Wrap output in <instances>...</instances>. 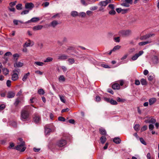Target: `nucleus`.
Here are the masks:
<instances>
[{"label": "nucleus", "instance_id": "nucleus-1", "mask_svg": "<svg viewBox=\"0 0 159 159\" xmlns=\"http://www.w3.org/2000/svg\"><path fill=\"white\" fill-rule=\"evenodd\" d=\"M30 116L28 111L25 109L22 110L21 112L20 119L23 121L28 120Z\"/></svg>", "mask_w": 159, "mask_h": 159}, {"label": "nucleus", "instance_id": "nucleus-2", "mask_svg": "<svg viewBox=\"0 0 159 159\" xmlns=\"http://www.w3.org/2000/svg\"><path fill=\"white\" fill-rule=\"evenodd\" d=\"M19 71V69H15L13 70V74L12 75V80L13 81H16L18 79V74Z\"/></svg>", "mask_w": 159, "mask_h": 159}, {"label": "nucleus", "instance_id": "nucleus-3", "mask_svg": "<svg viewBox=\"0 0 159 159\" xmlns=\"http://www.w3.org/2000/svg\"><path fill=\"white\" fill-rule=\"evenodd\" d=\"M25 143L22 142L20 144H18L16 147L15 149L18 150L23 152L26 149V147H25Z\"/></svg>", "mask_w": 159, "mask_h": 159}, {"label": "nucleus", "instance_id": "nucleus-4", "mask_svg": "<svg viewBox=\"0 0 159 159\" xmlns=\"http://www.w3.org/2000/svg\"><path fill=\"white\" fill-rule=\"evenodd\" d=\"M155 35V34H147L140 37V39L141 40H145L149 38L150 37L154 36Z\"/></svg>", "mask_w": 159, "mask_h": 159}, {"label": "nucleus", "instance_id": "nucleus-5", "mask_svg": "<svg viewBox=\"0 0 159 159\" xmlns=\"http://www.w3.org/2000/svg\"><path fill=\"white\" fill-rule=\"evenodd\" d=\"M132 0H125L124 2L121 3V5L125 7H129L130 6L129 4H132Z\"/></svg>", "mask_w": 159, "mask_h": 159}, {"label": "nucleus", "instance_id": "nucleus-6", "mask_svg": "<svg viewBox=\"0 0 159 159\" xmlns=\"http://www.w3.org/2000/svg\"><path fill=\"white\" fill-rule=\"evenodd\" d=\"M66 144V141L64 139H61L58 141L57 143V145L59 147H62Z\"/></svg>", "mask_w": 159, "mask_h": 159}, {"label": "nucleus", "instance_id": "nucleus-7", "mask_svg": "<svg viewBox=\"0 0 159 159\" xmlns=\"http://www.w3.org/2000/svg\"><path fill=\"white\" fill-rule=\"evenodd\" d=\"M144 52L143 51H140L138 53L134 55L131 58V59L133 61H135L136 60L138 57L141 55Z\"/></svg>", "mask_w": 159, "mask_h": 159}, {"label": "nucleus", "instance_id": "nucleus-8", "mask_svg": "<svg viewBox=\"0 0 159 159\" xmlns=\"http://www.w3.org/2000/svg\"><path fill=\"white\" fill-rule=\"evenodd\" d=\"M34 120L36 123H39L40 121V117L38 114L36 113L34 114Z\"/></svg>", "mask_w": 159, "mask_h": 159}, {"label": "nucleus", "instance_id": "nucleus-9", "mask_svg": "<svg viewBox=\"0 0 159 159\" xmlns=\"http://www.w3.org/2000/svg\"><path fill=\"white\" fill-rule=\"evenodd\" d=\"M34 43L33 41H31L30 40H29L28 42H26L24 43L23 45V47L26 48L29 46H32L34 45Z\"/></svg>", "mask_w": 159, "mask_h": 159}, {"label": "nucleus", "instance_id": "nucleus-10", "mask_svg": "<svg viewBox=\"0 0 159 159\" xmlns=\"http://www.w3.org/2000/svg\"><path fill=\"white\" fill-rule=\"evenodd\" d=\"M34 7V4L32 2L26 3L25 4V7L29 10H31Z\"/></svg>", "mask_w": 159, "mask_h": 159}, {"label": "nucleus", "instance_id": "nucleus-11", "mask_svg": "<svg viewBox=\"0 0 159 159\" xmlns=\"http://www.w3.org/2000/svg\"><path fill=\"white\" fill-rule=\"evenodd\" d=\"M40 20L39 18V17H34L32 18L30 20H29L28 21L25 22V24H28L30 22H36L37 21H39Z\"/></svg>", "mask_w": 159, "mask_h": 159}, {"label": "nucleus", "instance_id": "nucleus-12", "mask_svg": "<svg viewBox=\"0 0 159 159\" xmlns=\"http://www.w3.org/2000/svg\"><path fill=\"white\" fill-rule=\"evenodd\" d=\"M68 56L64 54H61L59 55L58 56V59L60 60H64L68 58Z\"/></svg>", "mask_w": 159, "mask_h": 159}, {"label": "nucleus", "instance_id": "nucleus-13", "mask_svg": "<svg viewBox=\"0 0 159 159\" xmlns=\"http://www.w3.org/2000/svg\"><path fill=\"white\" fill-rule=\"evenodd\" d=\"M121 32L123 35L125 36H128L130 35L131 33V31L130 30H122V31Z\"/></svg>", "mask_w": 159, "mask_h": 159}, {"label": "nucleus", "instance_id": "nucleus-14", "mask_svg": "<svg viewBox=\"0 0 159 159\" xmlns=\"http://www.w3.org/2000/svg\"><path fill=\"white\" fill-rule=\"evenodd\" d=\"M23 65V63L20 62H16L14 64V67L16 68L17 67H20L22 66Z\"/></svg>", "mask_w": 159, "mask_h": 159}, {"label": "nucleus", "instance_id": "nucleus-15", "mask_svg": "<svg viewBox=\"0 0 159 159\" xmlns=\"http://www.w3.org/2000/svg\"><path fill=\"white\" fill-rule=\"evenodd\" d=\"M100 133L102 135H105L107 134V132L106 130L104 129L101 128H100L99 129Z\"/></svg>", "mask_w": 159, "mask_h": 159}, {"label": "nucleus", "instance_id": "nucleus-16", "mask_svg": "<svg viewBox=\"0 0 159 159\" xmlns=\"http://www.w3.org/2000/svg\"><path fill=\"white\" fill-rule=\"evenodd\" d=\"M59 24L58 21L56 20H54L50 23V25L53 27H55Z\"/></svg>", "mask_w": 159, "mask_h": 159}, {"label": "nucleus", "instance_id": "nucleus-17", "mask_svg": "<svg viewBox=\"0 0 159 159\" xmlns=\"http://www.w3.org/2000/svg\"><path fill=\"white\" fill-rule=\"evenodd\" d=\"M15 96V93L13 92H9L7 93V97L8 98H12Z\"/></svg>", "mask_w": 159, "mask_h": 159}, {"label": "nucleus", "instance_id": "nucleus-18", "mask_svg": "<svg viewBox=\"0 0 159 159\" xmlns=\"http://www.w3.org/2000/svg\"><path fill=\"white\" fill-rule=\"evenodd\" d=\"M120 87V85L117 83L114 84L112 85V88L114 89H119Z\"/></svg>", "mask_w": 159, "mask_h": 159}, {"label": "nucleus", "instance_id": "nucleus-19", "mask_svg": "<svg viewBox=\"0 0 159 159\" xmlns=\"http://www.w3.org/2000/svg\"><path fill=\"white\" fill-rule=\"evenodd\" d=\"M43 27V26L42 25H38L34 26L33 28V29L34 30H41Z\"/></svg>", "mask_w": 159, "mask_h": 159}, {"label": "nucleus", "instance_id": "nucleus-20", "mask_svg": "<svg viewBox=\"0 0 159 159\" xmlns=\"http://www.w3.org/2000/svg\"><path fill=\"white\" fill-rule=\"evenodd\" d=\"M156 101V99L155 98H152L149 100V104L151 105L154 104Z\"/></svg>", "mask_w": 159, "mask_h": 159}, {"label": "nucleus", "instance_id": "nucleus-21", "mask_svg": "<svg viewBox=\"0 0 159 159\" xmlns=\"http://www.w3.org/2000/svg\"><path fill=\"white\" fill-rule=\"evenodd\" d=\"M152 60L154 64H157L158 62V59L157 56H153L152 58Z\"/></svg>", "mask_w": 159, "mask_h": 159}, {"label": "nucleus", "instance_id": "nucleus-22", "mask_svg": "<svg viewBox=\"0 0 159 159\" xmlns=\"http://www.w3.org/2000/svg\"><path fill=\"white\" fill-rule=\"evenodd\" d=\"M113 141L116 144H119L120 143L121 140L118 137H115L113 139Z\"/></svg>", "mask_w": 159, "mask_h": 159}, {"label": "nucleus", "instance_id": "nucleus-23", "mask_svg": "<svg viewBox=\"0 0 159 159\" xmlns=\"http://www.w3.org/2000/svg\"><path fill=\"white\" fill-rule=\"evenodd\" d=\"M30 75V73L29 72L25 74L24 75L23 78H22V80L24 82H25L26 81L27 78H28V76H29Z\"/></svg>", "mask_w": 159, "mask_h": 159}, {"label": "nucleus", "instance_id": "nucleus-24", "mask_svg": "<svg viewBox=\"0 0 159 159\" xmlns=\"http://www.w3.org/2000/svg\"><path fill=\"white\" fill-rule=\"evenodd\" d=\"M149 120L150 123L154 124L156 122V120L152 116L149 117Z\"/></svg>", "mask_w": 159, "mask_h": 159}, {"label": "nucleus", "instance_id": "nucleus-25", "mask_svg": "<svg viewBox=\"0 0 159 159\" xmlns=\"http://www.w3.org/2000/svg\"><path fill=\"white\" fill-rule=\"evenodd\" d=\"M20 97H18L16 100V101L14 103V105L16 107L18 105L19 103L20 102Z\"/></svg>", "mask_w": 159, "mask_h": 159}, {"label": "nucleus", "instance_id": "nucleus-26", "mask_svg": "<svg viewBox=\"0 0 159 159\" xmlns=\"http://www.w3.org/2000/svg\"><path fill=\"white\" fill-rule=\"evenodd\" d=\"M151 42V41H145L144 42H141L139 43V46H143L147 44L150 43Z\"/></svg>", "mask_w": 159, "mask_h": 159}, {"label": "nucleus", "instance_id": "nucleus-27", "mask_svg": "<svg viewBox=\"0 0 159 159\" xmlns=\"http://www.w3.org/2000/svg\"><path fill=\"white\" fill-rule=\"evenodd\" d=\"M53 58L51 57H48L45 59L43 61L44 62H48L52 61Z\"/></svg>", "mask_w": 159, "mask_h": 159}, {"label": "nucleus", "instance_id": "nucleus-28", "mask_svg": "<svg viewBox=\"0 0 159 159\" xmlns=\"http://www.w3.org/2000/svg\"><path fill=\"white\" fill-rule=\"evenodd\" d=\"M100 140L101 143L102 144H104L107 140V139L105 137L102 136L100 138Z\"/></svg>", "mask_w": 159, "mask_h": 159}, {"label": "nucleus", "instance_id": "nucleus-29", "mask_svg": "<svg viewBox=\"0 0 159 159\" xmlns=\"http://www.w3.org/2000/svg\"><path fill=\"white\" fill-rule=\"evenodd\" d=\"M140 82L141 84L143 85H147V84L146 80L143 78H142Z\"/></svg>", "mask_w": 159, "mask_h": 159}, {"label": "nucleus", "instance_id": "nucleus-30", "mask_svg": "<svg viewBox=\"0 0 159 159\" xmlns=\"http://www.w3.org/2000/svg\"><path fill=\"white\" fill-rule=\"evenodd\" d=\"M16 8L18 10H20L22 9V5L21 4H18L16 6Z\"/></svg>", "mask_w": 159, "mask_h": 159}, {"label": "nucleus", "instance_id": "nucleus-31", "mask_svg": "<svg viewBox=\"0 0 159 159\" xmlns=\"http://www.w3.org/2000/svg\"><path fill=\"white\" fill-rule=\"evenodd\" d=\"M3 73L5 75H6L8 74L9 71L6 68H3L2 69Z\"/></svg>", "mask_w": 159, "mask_h": 159}, {"label": "nucleus", "instance_id": "nucleus-32", "mask_svg": "<svg viewBox=\"0 0 159 159\" xmlns=\"http://www.w3.org/2000/svg\"><path fill=\"white\" fill-rule=\"evenodd\" d=\"M71 15L73 17H75L78 16V13L75 11H73L71 12Z\"/></svg>", "mask_w": 159, "mask_h": 159}, {"label": "nucleus", "instance_id": "nucleus-33", "mask_svg": "<svg viewBox=\"0 0 159 159\" xmlns=\"http://www.w3.org/2000/svg\"><path fill=\"white\" fill-rule=\"evenodd\" d=\"M34 64L40 66H42L44 64V63L39 61H35Z\"/></svg>", "mask_w": 159, "mask_h": 159}, {"label": "nucleus", "instance_id": "nucleus-34", "mask_svg": "<svg viewBox=\"0 0 159 159\" xmlns=\"http://www.w3.org/2000/svg\"><path fill=\"white\" fill-rule=\"evenodd\" d=\"M99 5L100 6H104L105 7L107 5V3H106L105 1H103V2H100L99 3Z\"/></svg>", "mask_w": 159, "mask_h": 159}, {"label": "nucleus", "instance_id": "nucleus-35", "mask_svg": "<svg viewBox=\"0 0 159 159\" xmlns=\"http://www.w3.org/2000/svg\"><path fill=\"white\" fill-rule=\"evenodd\" d=\"M68 61L69 62V64L70 65H71L74 63L75 62L74 59L73 58H69L68 59Z\"/></svg>", "mask_w": 159, "mask_h": 159}, {"label": "nucleus", "instance_id": "nucleus-36", "mask_svg": "<svg viewBox=\"0 0 159 159\" xmlns=\"http://www.w3.org/2000/svg\"><path fill=\"white\" fill-rule=\"evenodd\" d=\"M110 103L111 104L113 105H116L118 104L117 102H116V101L112 99L110 100Z\"/></svg>", "mask_w": 159, "mask_h": 159}, {"label": "nucleus", "instance_id": "nucleus-37", "mask_svg": "<svg viewBox=\"0 0 159 159\" xmlns=\"http://www.w3.org/2000/svg\"><path fill=\"white\" fill-rule=\"evenodd\" d=\"M38 93L40 95H43L45 93L44 90L43 89H40L38 90Z\"/></svg>", "mask_w": 159, "mask_h": 159}, {"label": "nucleus", "instance_id": "nucleus-38", "mask_svg": "<svg viewBox=\"0 0 159 159\" xmlns=\"http://www.w3.org/2000/svg\"><path fill=\"white\" fill-rule=\"evenodd\" d=\"M45 133L47 134H49L52 131V130L48 128H45Z\"/></svg>", "mask_w": 159, "mask_h": 159}, {"label": "nucleus", "instance_id": "nucleus-39", "mask_svg": "<svg viewBox=\"0 0 159 159\" xmlns=\"http://www.w3.org/2000/svg\"><path fill=\"white\" fill-rule=\"evenodd\" d=\"M8 10L12 12L13 13H15L16 10L15 8L13 7H7Z\"/></svg>", "mask_w": 159, "mask_h": 159}, {"label": "nucleus", "instance_id": "nucleus-40", "mask_svg": "<svg viewBox=\"0 0 159 159\" xmlns=\"http://www.w3.org/2000/svg\"><path fill=\"white\" fill-rule=\"evenodd\" d=\"M59 81H64L65 80V78L63 75H60L59 78Z\"/></svg>", "mask_w": 159, "mask_h": 159}, {"label": "nucleus", "instance_id": "nucleus-41", "mask_svg": "<svg viewBox=\"0 0 159 159\" xmlns=\"http://www.w3.org/2000/svg\"><path fill=\"white\" fill-rule=\"evenodd\" d=\"M59 96L60 98V99L61 101L63 102V103H65V101L64 99V97L63 96H61L60 95H59Z\"/></svg>", "mask_w": 159, "mask_h": 159}, {"label": "nucleus", "instance_id": "nucleus-42", "mask_svg": "<svg viewBox=\"0 0 159 159\" xmlns=\"http://www.w3.org/2000/svg\"><path fill=\"white\" fill-rule=\"evenodd\" d=\"M116 13V12L114 9L111 10L109 12V14L111 15H114Z\"/></svg>", "mask_w": 159, "mask_h": 159}, {"label": "nucleus", "instance_id": "nucleus-43", "mask_svg": "<svg viewBox=\"0 0 159 159\" xmlns=\"http://www.w3.org/2000/svg\"><path fill=\"white\" fill-rule=\"evenodd\" d=\"M120 48V46L119 45H117L115 46L113 49H112V51H115L116 50L119 49Z\"/></svg>", "mask_w": 159, "mask_h": 159}, {"label": "nucleus", "instance_id": "nucleus-44", "mask_svg": "<svg viewBox=\"0 0 159 159\" xmlns=\"http://www.w3.org/2000/svg\"><path fill=\"white\" fill-rule=\"evenodd\" d=\"M16 2H17L16 1H15L14 2H11L9 4L10 7H14L16 4Z\"/></svg>", "mask_w": 159, "mask_h": 159}, {"label": "nucleus", "instance_id": "nucleus-45", "mask_svg": "<svg viewBox=\"0 0 159 159\" xmlns=\"http://www.w3.org/2000/svg\"><path fill=\"white\" fill-rule=\"evenodd\" d=\"M141 143L144 145H146L147 143L142 138H140L139 139Z\"/></svg>", "mask_w": 159, "mask_h": 159}, {"label": "nucleus", "instance_id": "nucleus-46", "mask_svg": "<svg viewBox=\"0 0 159 159\" xmlns=\"http://www.w3.org/2000/svg\"><path fill=\"white\" fill-rule=\"evenodd\" d=\"M19 56L18 54L16 53L13 55V57L14 59H16V60H17Z\"/></svg>", "mask_w": 159, "mask_h": 159}, {"label": "nucleus", "instance_id": "nucleus-47", "mask_svg": "<svg viewBox=\"0 0 159 159\" xmlns=\"http://www.w3.org/2000/svg\"><path fill=\"white\" fill-rule=\"evenodd\" d=\"M139 125L138 124H136L134 126V129L135 130L137 131L139 130Z\"/></svg>", "mask_w": 159, "mask_h": 159}, {"label": "nucleus", "instance_id": "nucleus-48", "mask_svg": "<svg viewBox=\"0 0 159 159\" xmlns=\"http://www.w3.org/2000/svg\"><path fill=\"white\" fill-rule=\"evenodd\" d=\"M29 12V10H25L21 13V15L26 14H28Z\"/></svg>", "mask_w": 159, "mask_h": 159}, {"label": "nucleus", "instance_id": "nucleus-49", "mask_svg": "<svg viewBox=\"0 0 159 159\" xmlns=\"http://www.w3.org/2000/svg\"><path fill=\"white\" fill-rule=\"evenodd\" d=\"M60 17V14L59 13H57V14H56L53 15L52 17V18H53V19H55V18H56V17Z\"/></svg>", "mask_w": 159, "mask_h": 159}, {"label": "nucleus", "instance_id": "nucleus-50", "mask_svg": "<svg viewBox=\"0 0 159 159\" xmlns=\"http://www.w3.org/2000/svg\"><path fill=\"white\" fill-rule=\"evenodd\" d=\"M58 120L59 121H65L66 120L64 118L60 116L58 118Z\"/></svg>", "mask_w": 159, "mask_h": 159}, {"label": "nucleus", "instance_id": "nucleus-51", "mask_svg": "<svg viewBox=\"0 0 159 159\" xmlns=\"http://www.w3.org/2000/svg\"><path fill=\"white\" fill-rule=\"evenodd\" d=\"M22 92L21 89L16 94V96H18V97H19L20 96L22 95Z\"/></svg>", "mask_w": 159, "mask_h": 159}, {"label": "nucleus", "instance_id": "nucleus-52", "mask_svg": "<svg viewBox=\"0 0 159 159\" xmlns=\"http://www.w3.org/2000/svg\"><path fill=\"white\" fill-rule=\"evenodd\" d=\"M74 48L73 47H69L67 49L66 52H68L69 51V50H72L74 49Z\"/></svg>", "mask_w": 159, "mask_h": 159}, {"label": "nucleus", "instance_id": "nucleus-53", "mask_svg": "<svg viewBox=\"0 0 159 159\" xmlns=\"http://www.w3.org/2000/svg\"><path fill=\"white\" fill-rule=\"evenodd\" d=\"M147 125H144L141 129V131L142 132L146 130L147 129Z\"/></svg>", "mask_w": 159, "mask_h": 159}, {"label": "nucleus", "instance_id": "nucleus-54", "mask_svg": "<svg viewBox=\"0 0 159 159\" xmlns=\"http://www.w3.org/2000/svg\"><path fill=\"white\" fill-rule=\"evenodd\" d=\"M154 128V125L152 124H150L149 125V130L151 131Z\"/></svg>", "mask_w": 159, "mask_h": 159}, {"label": "nucleus", "instance_id": "nucleus-55", "mask_svg": "<svg viewBox=\"0 0 159 159\" xmlns=\"http://www.w3.org/2000/svg\"><path fill=\"white\" fill-rule=\"evenodd\" d=\"M117 101L119 102H123L125 100L124 99H121L120 98L118 97L116 98Z\"/></svg>", "mask_w": 159, "mask_h": 159}, {"label": "nucleus", "instance_id": "nucleus-56", "mask_svg": "<svg viewBox=\"0 0 159 159\" xmlns=\"http://www.w3.org/2000/svg\"><path fill=\"white\" fill-rule=\"evenodd\" d=\"M11 81L8 80H7V87H10L11 86Z\"/></svg>", "mask_w": 159, "mask_h": 159}, {"label": "nucleus", "instance_id": "nucleus-57", "mask_svg": "<svg viewBox=\"0 0 159 159\" xmlns=\"http://www.w3.org/2000/svg\"><path fill=\"white\" fill-rule=\"evenodd\" d=\"M114 40L116 42H119L120 41V37H115L114 38Z\"/></svg>", "mask_w": 159, "mask_h": 159}, {"label": "nucleus", "instance_id": "nucleus-58", "mask_svg": "<svg viewBox=\"0 0 159 159\" xmlns=\"http://www.w3.org/2000/svg\"><path fill=\"white\" fill-rule=\"evenodd\" d=\"M5 105L3 104L0 105V111L3 110L5 108Z\"/></svg>", "mask_w": 159, "mask_h": 159}, {"label": "nucleus", "instance_id": "nucleus-59", "mask_svg": "<svg viewBox=\"0 0 159 159\" xmlns=\"http://www.w3.org/2000/svg\"><path fill=\"white\" fill-rule=\"evenodd\" d=\"M104 100L106 102H110V100L109 98H107L104 97L103 98Z\"/></svg>", "mask_w": 159, "mask_h": 159}, {"label": "nucleus", "instance_id": "nucleus-60", "mask_svg": "<svg viewBox=\"0 0 159 159\" xmlns=\"http://www.w3.org/2000/svg\"><path fill=\"white\" fill-rule=\"evenodd\" d=\"M19 20H14L13 21V22L14 25H18V23L19 22Z\"/></svg>", "mask_w": 159, "mask_h": 159}, {"label": "nucleus", "instance_id": "nucleus-61", "mask_svg": "<svg viewBox=\"0 0 159 159\" xmlns=\"http://www.w3.org/2000/svg\"><path fill=\"white\" fill-rule=\"evenodd\" d=\"M49 3L48 2H45L42 4V5H44L45 7H47L49 5Z\"/></svg>", "mask_w": 159, "mask_h": 159}, {"label": "nucleus", "instance_id": "nucleus-62", "mask_svg": "<svg viewBox=\"0 0 159 159\" xmlns=\"http://www.w3.org/2000/svg\"><path fill=\"white\" fill-rule=\"evenodd\" d=\"M149 117L147 116L146 117V119L145 120V122L146 123H149Z\"/></svg>", "mask_w": 159, "mask_h": 159}, {"label": "nucleus", "instance_id": "nucleus-63", "mask_svg": "<svg viewBox=\"0 0 159 159\" xmlns=\"http://www.w3.org/2000/svg\"><path fill=\"white\" fill-rule=\"evenodd\" d=\"M82 17H84L86 15V14L84 12H81L79 14Z\"/></svg>", "mask_w": 159, "mask_h": 159}, {"label": "nucleus", "instance_id": "nucleus-64", "mask_svg": "<svg viewBox=\"0 0 159 159\" xmlns=\"http://www.w3.org/2000/svg\"><path fill=\"white\" fill-rule=\"evenodd\" d=\"M108 7L111 9V10L114 9V7L113 4H110L108 5Z\"/></svg>", "mask_w": 159, "mask_h": 159}]
</instances>
